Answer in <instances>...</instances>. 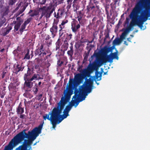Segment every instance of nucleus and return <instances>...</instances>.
<instances>
[{"label":"nucleus","instance_id":"nucleus-28","mask_svg":"<svg viewBox=\"0 0 150 150\" xmlns=\"http://www.w3.org/2000/svg\"><path fill=\"white\" fill-rule=\"evenodd\" d=\"M59 36L60 37L62 36L64 34V33H66V31L65 30H59Z\"/></svg>","mask_w":150,"mask_h":150},{"label":"nucleus","instance_id":"nucleus-56","mask_svg":"<svg viewBox=\"0 0 150 150\" xmlns=\"http://www.w3.org/2000/svg\"><path fill=\"white\" fill-rule=\"evenodd\" d=\"M41 76L42 77H39V79H43V76H44L42 75V76Z\"/></svg>","mask_w":150,"mask_h":150},{"label":"nucleus","instance_id":"nucleus-3","mask_svg":"<svg viewBox=\"0 0 150 150\" xmlns=\"http://www.w3.org/2000/svg\"><path fill=\"white\" fill-rule=\"evenodd\" d=\"M80 79H78L74 81H73L74 95L73 96L72 99H73L74 98V100L75 101V108L77 106L80 102L85 99L86 96H87L88 93H90L93 89L91 82H87L86 84L84 83L82 85L79 86V89H77L75 84H76V85H79L80 83Z\"/></svg>","mask_w":150,"mask_h":150},{"label":"nucleus","instance_id":"nucleus-43","mask_svg":"<svg viewBox=\"0 0 150 150\" xmlns=\"http://www.w3.org/2000/svg\"><path fill=\"white\" fill-rule=\"evenodd\" d=\"M42 94H40L39 95H38V100H41L42 98Z\"/></svg>","mask_w":150,"mask_h":150},{"label":"nucleus","instance_id":"nucleus-46","mask_svg":"<svg viewBox=\"0 0 150 150\" xmlns=\"http://www.w3.org/2000/svg\"><path fill=\"white\" fill-rule=\"evenodd\" d=\"M72 1V0H67V3L69 5H70L71 4Z\"/></svg>","mask_w":150,"mask_h":150},{"label":"nucleus","instance_id":"nucleus-6","mask_svg":"<svg viewBox=\"0 0 150 150\" xmlns=\"http://www.w3.org/2000/svg\"><path fill=\"white\" fill-rule=\"evenodd\" d=\"M116 52L110 53L109 55L103 54L101 57H99L97 53H94L95 54V60L96 61L98 67L102 66L103 63H106L107 61H112L113 59H119L117 50H116Z\"/></svg>","mask_w":150,"mask_h":150},{"label":"nucleus","instance_id":"nucleus-24","mask_svg":"<svg viewBox=\"0 0 150 150\" xmlns=\"http://www.w3.org/2000/svg\"><path fill=\"white\" fill-rule=\"evenodd\" d=\"M80 25L79 24L75 26L72 27L71 28L72 31L73 32L75 33L77 31V30L80 28Z\"/></svg>","mask_w":150,"mask_h":150},{"label":"nucleus","instance_id":"nucleus-52","mask_svg":"<svg viewBox=\"0 0 150 150\" xmlns=\"http://www.w3.org/2000/svg\"><path fill=\"white\" fill-rule=\"evenodd\" d=\"M46 1V0H42L41 2L42 4H44L45 3Z\"/></svg>","mask_w":150,"mask_h":150},{"label":"nucleus","instance_id":"nucleus-20","mask_svg":"<svg viewBox=\"0 0 150 150\" xmlns=\"http://www.w3.org/2000/svg\"><path fill=\"white\" fill-rule=\"evenodd\" d=\"M43 45H41L40 46V48H38L35 52V55H37L39 54V55H41L42 54L43 50Z\"/></svg>","mask_w":150,"mask_h":150},{"label":"nucleus","instance_id":"nucleus-34","mask_svg":"<svg viewBox=\"0 0 150 150\" xmlns=\"http://www.w3.org/2000/svg\"><path fill=\"white\" fill-rule=\"evenodd\" d=\"M31 18H28L24 23L26 25L28 24L31 21Z\"/></svg>","mask_w":150,"mask_h":150},{"label":"nucleus","instance_id":"nucleus-1","mask_svg":"<svg viewBox=\"0 0 150 150\" xmlns=\"http://www.w3.org/2000/svg\"><path fill=\"white\" fill-rule=\"evenodd\" d=\"M129 16L133 27L137 25L141 29L144 30V23L150 20V0H138Z\"/></svg>","mask_w":150,"mask_h":150},{"label":"nucleus","instance_id":"nucleus-37","mask_svg":"<svg viewBox=\"0 0 150 150\" xmlns=\"http://www.w3.org/2000/svg\"><path fill=\"white\" fill-rule=\"evenodd\" d=\"M38 86H36L33 89V91L35 94H37L38 91Z\"/></svg>","mask_w":150,"mask_h":150},{"label":"nucleus","instance_id":"nucleus-8","mask_svg":"<svg viewBox=\"0 0 150 150\" xmlns=\"http://www.w3.org/2000/svg\"><path fill=\"white\" fill-rule=\"evenodd\" d=\"M102 76H75L74 77L76 78L78 77L86 78L84 83L86 84L87 82H91V87L93 89L96 88V87L93 85V81H97L100 80L101 79Z\"/></svg>","mask_w":150,"mask_h":150},{"label":"nucleus","instance_id":"nucleus-13","mask_svg":"<svg viewBox=\"0 0 150 150\" xmlns=\"http://www.w3.org/2000/svg\"><path fill=\"white\" fill-rule=\"evenodd\" d=\"M44 123V122L43 121L38 127H35L33 129V130L37 137L41 133Z\"/></svg>","mask_w":150,"mask_h":150},{"label":"nucleus","instance_id":"nucleus-41","mask_svg":"<svg viewBox=\"0 0 150 150\" xmlns=\"http://www.w3.org/2000/svg\"><path fill=\"white\" fill-rule=\"evenodd\" d=\"M56 47L55 50L57 51L58 49L60 47V45L58 44V43L57 42L56 43Z\"/></svg>","mask_w":150,"mask_h":150},{"label":"nucleus","instance_id":"nucleus-16","mask_svg":"<svg viewBox=\"0 0 150 150\" xmlns=\"http://www.w3.org/2000/svg\"><path fill=\"white\" fill-rule=\"evenodd\" d=\"M133 26L132 24V21H131L129 25L127 28L125 30V31L123 33L125 35L127 34L129 32L133 30Z\"/></svg>","mask_w":150,"mask_h":150},{"label":"nucleus","instance_id":"nucleus-27","mask_svg":"<svg viewBox=\"0 0 150 150\" xmlns=\"http://www.w3.org/2000/svg\"><path fill=\"white\" fill-rule=\"evenodd\" d=\"M6 20L5 18L4 17H2L0 19V27H1L2 24H3L5 22Z\"/></svg>","mask_w":150,"mask_h":150},{"label":"nucleus","instance_id":"nucleus-18","mask_svg":"<svg viewBox=\"0 0 150 150\" xmlns=\"http://www.w3.org/2000/svg\"><path fill=\"white\" fill-rule=\"evenodd\" d=\"M22 106L21 103H20L17 108L16 112L18 114H22L24 112V108L22 107Z\"/></svg>","mask_w":150,"mask_h":150},{"label":"nucleus","instance_id":"nucleus-32","mask_svg":"<svg viewBox=\"0 0 150 150\" xmlns=\"http://www.w3.org/2000/svg\"><path fill=\"white\" fill-rule=\"evenodd\" d=\"M26 25L24 23L22 25L21 28L20 29L21 32H22L24 29H25Z\"/></svg>","mask_w":150,"mask_h":150},{"label":"nucleus","instance_id":"nucleus-47","mask_svg":"<svg viewBox=\"0 0 150 150\" xmlns=\"http://www.w3.org/2000/svg\"><path fill=\"white\" fill-rule=\"evenodd\" d=\"M8 74V72L6 70H4L3 72V75H4L5 74Z\"/></svg>","mask_w":150,"mask_h":150},{"label":"nucleus","instance_id":"nucleus-44","mask_svg":"<svg viewBox=\"0 0 150 150\" xmlns=\"http://www.w3.org/2000/svg\"><path fill=\"white\" fill-rule=\"evenodd\" d=\"M55 1H56L57 2H58V4H60L62 3H63V0H54Z\"/></svg>","mask_w":150,"mask_h":150},{"label":"nucleus","instance_id":"nucleus-58","mask_svg":"<svg viewBox=\"0 0 150 150\" xmlns=\"http://www.w3.org/2000/svg\"><path fill=\"white\" fill-rule=\"evenodd\" d=\"M124 44L126 45H128V44L127 43L126 41H124Z\"/></svg>","mask_w":150,"mask_h":150},{"label":"nucleus","instance_id":"nucleus-53","mask_svg":"<svg viewBox=\"0 0 150 150\" xmlns=\"http://www.w3.org/2000/svg\"><path fill=\"white\" fill-rule=\"evenodd\" d=\"M119 0H114V2L115 4L117 3H118V2L119 3Z\"/></svg>","mask_w":150,"mask_h":150},{"label":"nucleus","instance_id":"nucleus-60","mask_svg":"<svg viewBox=\"0 0 150 150\" xmlns=\"http://www.w3.org/2000/svg\"><path fill=\"white\" fill-rule=\"evenodd\" d=\"M130 38H127V40L128 41L131 42V41L130 40Z\"/></svg>","mask_w":150,"mask_h":150},{"label":"nucleus","instance_id":"nucleus-54","mask_svg":"<svg viewBox=\"0 0 150 150\" xmlns=\"http://www.w3.org/2000/svg\"><path fill=\"white\" fill-rule=\"evenodd\" d=\"M80 0H74L73 1V3H76L77 1H80Z\"/></svg>","mask_w":150,"mask_h":150},{"label":"nucleus","instance_id":"nucleus-49","mask_svg":"<svg viewBox=\"0 0 150 150\" xmlns=\"http://www.w3.org/2000/svg\"><path fill=\"white\" fill-rule=\"evenodd\" d=\"M30 69L28 68V70L27 71V74L28 75H30V74H31V73L30 72Z\"/></svg>","mask_w":150,"mask_h":150},{"label":"nucleus","instance_id":"nucleus-5","mask_svg":"<svg viewBox=\"0 0 150 150\" xmlns=\"http://www.w3.org/2000/svg\"><path fill=\"white\" fill-rule=\"evenodd\" d=\"M95 54H93L89 60L90 63L86 69H82V66H79L78 68V70L80 74H78L74 75H90L94 71H97L98 68L96 61L95 60Z\"/></svg>","mask_w":150,"mask_h":150},{"label":"nucleus","instance_id":"nucleus-26","mask_svg":"<svg viewBox=\"0 0 150 150\" xmlns=\"http://www.w3.org/2000/svg\"><path fill=\"white\" fill-rule=\"evenodd\" d=\"M29 146H19L18 148H17L16 149V150H21L23 148H24L26 150H27V148L28 147H29Z\"/></svg>","mask_w":150,"mask_h":150},{"label":"nucleus","instance_id":"nucleus-61","mask_svg":"<svg viewBox=\"0 0 150 150\" xmlns=\"http://www.w3.org/2000/svg\"><path fill=\"white\" fill-rule=\"evenodd\" d=\"M96 83L97 84V85H98L99 84V83L97 82V81H95Z\"/></svg>","mask_w":150,"mask_h":150},{"label":"nucleus","instance_id":"nucleus-59","mask_svg":"<svg viewBox=\"0 0 150 150\" xmlns=\"http://www.w3.org/2000/svg\"><path fill=\"white\" fill-rule=\"evenodd\" d=\"M49 38H50V36H49V35H48L47 38H46V39H49Z\"/></svg>","mask_w":150,"mask_h":150},{"label":"nucleus","instance_id":"nucleus-23","mask_svg":"<svg viewBox=\"0 0 150 150\" xmlns=\"http://www.w3.org/2000/svg\"><path fill=\"white\" fill-rule=\"evenodd\" d=\"M24 96L30 98H31L33 97V96L30 93L28 92H26L23 94Z\"/></svg>","mask_w":150,"mask_h":150},{"label":"nucleus","instance_id":"nucleus-17","mask_svg":"<svg viewBox=\"0 0 150 150\" xmlns=\"http://www.w3.org/2000/svg\"><path fill=\"white\" fill-rule=\"evenodd\" d=\"M24 68V66L23 65V63H22L20 65H17L16 68L14 70V72H15L16 74H17L18 72L20 71H22Z\"/></svg>","mask_w":150,"mask_h":150},{"label":"nucleus","instance_id":"nucleus-9","mask_svg":"<svg viewBox=\"0 0 150 150\" xmlns=\"http://www.w3.org/2000/svg\"><path fill=\"white\" fill-rule=\"evenodd\" d=\"M28 5V3L26 2V0H21L20 3L19 4L17 8L18 9V7L21 6V9L19 13H18L16 17L22 13L25 10L26 8Z\"/></svg>","mask_w":150,"mask_h":150},{"label":"nucleus","instance_id":"nucleus-31","mask_svg":"<svg viewBox=\"0 0 150 150\" xmlns=\"http://www.w3.org/2000/svg\"><path fill=\"white\" fill-rule=\"evenodd\" d=\"M126 35L122 33L120 37V40H121L122 41L125 38V37Z\"/></svg>","mask_w":150,"mask_h":150},{"label":"nucleus","instance_id":"nucleus-25","mask_svg":"<svg viewBox=\"0 0 150 150\" xmlns=\"http://www.w3.org/2000/svg\"><path fill=\"white\" fill-rule=\"evenodd\" d=\"M110 48H109L107 46H105L103 49V51L105 52V54H106L109 52V50L110 49Z\"/></svg>","mask_w":150,"mask_h":150},{"label":"nucleus","instance_id":"nucleus-10","mask_svg":"<svg viewBox=\"0 0 150 150\" xmlns=\"http://www.w3.org/2000/svg\"><path fill=\"white\" fill-rule=\"evenodd\" d=\"M8 90L11 96H14L15 95L18 89L16 88V84L11 83L8 86Z\"/></svg>","mask_w":150,"mask_h":150},{"label":"nucleus","instance_id":"nucleus-55","mask_svg":"<svg viewBox=\"0 0 150 150\" xmlns=\"http://www.w3.org/2000/svg\"><path fill=\"white\" fill-rule=\"evenodd\" d=\"M70 50L73 51V47H72V46H71V47H70Z\"/></svg>","mask_w":150,"mask_h":150},{"label":"nucleus","instance_id":"nucleus-29","mask_svg":"<svg viewBox=\"0 0 150 150\" xmlns=\"http://www.w3.org/2000/svg\"><path fill=\"white\" fill-rule=\"evenodd\" d=\"M67 53L71 58L72 57L73 54V51L69 50L67 51Z\"/></svg>","mask_w":150,"mask_h":150},{"label":"nucleus","instance_id":"nucleus-2","mask_svg":"<svg viewBox=\"0 0 150 150\" xmlns=\"http://www.w3.org/2000/svg\"><path fill=\"white\" fill-rule=\"evenodd\" d=\"M74 86L73 85V81L72 79H70L69 85L67 84L66 90L64 92V96L61 97V100L59 103H57V107L54 108L52 111L56 110L59 112V117L63 120L66 118L69 115V113L72 106H74L76 104L75 101L72 100L71 102L67 105L64 109L62 115L60 114L62 113V110L64 108L65 105L70 100L71 95L73 92Z\"/></svg>","mask_w":150,"mask_h":150},{"label":"nucleus","instance_id":"nucleus-4","mask_svg":"<svg viewBox=\"0 0 150 150\" xmlns=\"http://www.w3.org/2000/svg\"><path fill=\"white\" fill-rule=\"evenodd\" d=\"M26 130L24 129L15 136L11 140L8 145L12 148L23 141L25 138L28 139H24L23 144L21 146H30L32 143L33 142L37 137L33 130L31 131H29L28 133L25 132Z\"/></svg>","mask_w":150,"mask_h":150},{"label":"nucleus","instance_id":"nucleus-19","mask_svg":"<svg viewBox=\"0 0 150 150\" xmlns=\"http://www.w3.org/2000/svg\"><path fill=\"white\" fill-rule=\"evenodd\" d=\"M12 27L11 26L8 27L3 30V33L2 35L4 36L8 34L9 32V31L11 29Z\"/></svg>","mask_w":150,"mask_h":150},{"label":"nucleus","instance_id":"nucleus-42","mask_svg":"<svg viewBox=\"0 0 150 150\" xmlns=\"http://www.w3.org/2000/svg\"><path fill=\"white\" fill-rule=\"evenodd\" d=\"M25 116V115L24 114H20L19 117L21 119H23L24 118V117Z\"/></svg>","mask_w":150,"mask_h":150},{"label":"nucleus","instance_id":"nucleus-62","mask_svg":"<svg viewBox=\"0 0 150 150\" xmlns=\"http://www.w3.org/2000/svg\"><path fill=\"white\" fill-rule=\"evenodd\" d=\"M124 14H122V15H121V18H122V17H124Z\"/></svg>","mask_w":150,"mask_h":150},{"label":"nucleus","instance_id":"nucleus-36","mask_svg":"<svg viewBox=\"0 0 150 150\" xmlns=\"http://www.w3.org/2000/svg\"><path fill=\"white\" fill-rule=\"evenodd\" d=\"M17 0H10L9 2L10 5H13L14 4Z\"/></svg>","mask_w":150,"mask_h":150},{"label":"nucleus","instance_id":"nucleus-21","mask_svg":"<svg viewBox=\"0 0 150 150\" xmlns=\"http://www.w3.org/2000/svg\"><path fill=\"white\" fill-rule=\"evenodd\" d=\"M30 14V16L31 17H33L35 16L38 15V12L36 11H33L30 10L28 13Z\"/></svg>","mask_w":150,"mask_h":150},{"label":"nucleus","instance_id":"nucleus-14","mask_svg":"<svg viewBox=\"0 0 150 150\" xmlns=\"http://www.w3.org/2000/svg\"><path fill=\"white\" fill-rule=\"evenodd\" d=\"M23 20L20 17H18L16 18V20L14 21V23L15 24L14 26V28L16 31H17L18 30L21 24L23 23Z\"/></svg>","mask_w":150,"mask_h":150},{"label":"nucleus","instance_id":"nucleus-11","mask_svg":"<svg viewBox=\"0 0 150 150\" xmlns=\"http://www.w3.org/2000/svg\"><path fill=\"white\" fill-rule=\"evenodd\" d=\"M57 25V22L56 21H54L52 27L50 29V31L51 33L53 38H54L56 35L58 29Z\"/></svg>","mask_w":150,"mask_h":150},{"label":"nucleus","instance_id":"nucleus-57","mask_svg":"<svg viewBox=\"0 0 150 150\" xmlns=\"http://www.w3.org/2000/svg\"><path fill=\"white\" fill-rule=\"evenodd\" d=\"M108 37H109V34H107L105 36V38H106V39Z\"/></svg>","mask_w":150,"mask_h":150},{"label":"nucleus","instance_id":"nucleus-45","mask_svg":"<svg viewBox=\"0 0 150 150\" xmlns=\"http://www.w3.org/2000/svg\"><path fill=\"white\" fill-rule=\"evenodd\" d=\"M72 1V0H67V3L69 5H70L71 4Z\"/></svg>","mask_w":150,"mask_h":150},{"label":"nucleus","instance_id":"nucleus-50","mask_svg":"<svg viewBox=\"0 0 150 150\" xmlns=\"http://www.w3.org/2000/svg\"><path fill=\"white\" fill-rule=\"evenodd\" d=\"M78 20L80 22L81 20L82 19V17L81 16H78L77 17Z\"/></svg>","mask_w":150,"mask_h":150},{"label":"nucleus","instance_id":"nucleus-38","mask_svg":"<svg viewBox=\"0 0 150 150\" xmlns=\"http://www.w3.org/2000/svg\"><path fill=\"white\" fill-rule=\"evenodd\" d=\"M88 53H86L84 55V59L85 60H86L87 58L88 57Z\"/></svg>","mask_w":150,"mask_h":150},{"label":"nucleus","instance_id":"nucleus-40","mask_svg":"<svg viewBox=\"0 0 150 150\" xmlns=\"http://www.w3.org/2000/svg\"><path fill=\"white\" fill-rule=\"evenodd\" d=\"M59 28L60 29L59 30H64L65 26L60 24L59 25Z\"/></svg>","mask_w":150,"mask_h":150},{"label":"nucleus","instance_id":"nucleus-12","mask_svg":"<svg viewBox=\"0 0 150 150\" xmlns=\"http://www.w3.org/2000/svg\"><path fill=\"white\" fill-rule=\"evenodd\" d=\"M29 76H25L24 78L25 80V85L27 87L29 88L32 87V86L30 85V82L33 81L34 79L37 78V76H33L30 79L27 77Z\"/></svg>","mask_w":150,"mask_h":150},{"label":"nucleus","instance_id":"nucleus-30","mask_svg":"<svg viewBox=\"0 0 150 150\" xmlns=\"http://www.w3.org/2000/svg\"><path fill=\"white\" fill-rule=\"evenodd\" d=\"M29 51H28L27 54L23 58V59H30V56L29 54Z\"/></svg>","mask_w":150,"mask_h":150},{"label":"nucleus","instance_id":"nucleus-39","mask_svg":"<svg viewBox=\"0 0 150 150\" xmlns=\"http://www.w3.org/2000/svg\"><path fill=\"white\" fill-rule=\"evenodd\" d=\"M50 63L48 62H45V67L48 68L50 66Z\"/></svg>","mask_w":150,"mask_h":150},{"label":"nucleus","instance_id":"nucleus-51","mask_svg":"<svg viewBox=\"0 0 150 150\" xmlns=\"http://www.w3.org/2000/svg\"><path fill=\"white\" fill-rule=\"evenodd\" d=\"M67 21H63L61 24V25H64H64L67 23Z\"/></svg>","mask_w":150,"mask_h":150},{"label":"nucleus","instance_id":"nucleus-63","mask_svg":"<svg viewBox=\"0 0 150 150\" xmlns=\"http://www.w3.org/2000/svg\"><path fill=\"white\" fill-rule=\"evenodd\" d=\"M41 82H40V81L38 83V85L39 86L40 85H41Z\"/></svg>","mask_w":150,"mask_h":150},{"label":"nucleus","instance_id":"nucleus-15","mask_svg":"<svg viewBox=\"0 0 150 150\" xmlns=\"http://www.w3.org/2000/svg\"><path fill=\"white\" fill-rule=\"evenodd\" d=\"M42 10V13L41 15V18L44 15L47 17H49L50 16V14L48 12V8L45 6H43L40 8Z\"/></svg>","mask_w":150,"mask_h":150},{"label":"nucleus","instance_id":"nucleus-35","mask_svg":"<svg viewBox=\"0 0 150 150\" xmlns=\"http://www.w3.org/2000/svg\"><path fill=\"white\" fill-rule=\"evenodd\" d=\"M12 149H13V148L7 146H6L3 150H12Z\"/></svg>","mask_w":150,"mask_h":150},{"label":"nucleus","instance_id":"nucleus-64","mask_svg":"<svg viewBox=\"0 0 150 150\" xmlns=\"http://www.w3.org/2000/svg\"><path fill=\"white\" fill-rule=\"evenodd\" d=\"M69 36L70 37V38H71V37L72 36V35L71 34H70L69 35Z\"/></svg>","mask_w":150,"mask_h":150},{"label":"nucleus","instance_id":"nucleus-7","mask_svg":"<svg viewBox=\"0 0 150 150\" xmlns=\"http://www.w3.org/2000/svg\"><path fill=\"white\" fill-rule=\"evenodd\" d=\"M59 112L56 110H54L50 112L48 114H45L43 117L44 120L47 119L50 120L52 125L53 128H55L56 125L59 124L63 120L59 117Z\"/></svg>","mask_w":150,"mask_h":150},{"label":"nucleus","instance_id":"nucleus-22","mask_svg":"<svg viewBox=\"0 0 150 150\" xmlns=\"http://www.w3.org/2000/svg\"><path fill=\"white\" fill-rule=\"evenodd\" d=\"M122 42V41L118 38L115 39L113 42V45H119Z\"/></svg>","mask_w":150,"mask_h":150},{"label":"nucleus","instance_id":"nucleus-48","mask_svg":"<svg viewBox=\"0 0 150 150\" xmlns=\"http://www.w3.org/2000/svg\"><path fill=\"white\" fill-rule=\"evenodd\" d=\"M5 95V93H3L2 94H1L0 95V97L1 98H3L4 97V96Z\"/></svg>","mask_w":150,"mask_h":150},{"label":"nucleus","instance_id":"nucleus-33","mask_svg":"<svg viewBox=\"0 0 150 150\" xmlns=\"http://www.w3.org/2000/svg\"><path fill=\"white\" fill-rule=\"evenodd\" d=\"M105 1V2L107 5H109L110 3V0H101V2L103 3H104Z\"/></svg>","mask_w":150,"mask_h":150}]
</instances>
